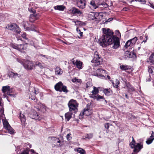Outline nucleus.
I'll return each mask as SVG.
<instances>
[{"label":"nucleus","mask_w":154,"mask_h":154,"mask_svg":"<svg viewBox=\"0 0 154 154\" xmlns=\"http://www.w3.org/2000/svg\"><path fill=\"white\" fill-rule=\"evenodd\" d=\"M6 28L18 33L20 32L19 28L16 23L9 24L8 25V26Z\"/></svg>","instance_id":"6"},{"label":"nucleus","mask_w":154,"mask_h":154,"mask_svg":"<svg viewBox=\"0 0 154 154\" xmlns=\"http://www.w3.org/2000/svg\"><path fill=\"white\" fill-rule=\"evenodd\" d=\"M115 83H114L113 82H112V83L113 85V87L115 88H116L117 89V90L118 91H119L120 90V89L119 88V85L120 84V82L119 80L118 79H116V81L115 82Z\"/></svg>","instance_id":"25"},{"label":"nucleus","mask_w":154,"mask_h":154,"mask_svg":"<svg viewBox=\"0 0 154 154\" xmlns=\"http://www.w3.org/2000/svg\"><path fill=\"white\" fill-rule=\"evenodd\" d=\"M133 45L132 44L130 40L128 41L125 43V47L126 48H128L129 47V48L130 49L133 47Z\"/></svg>","instance_id":"27"},{"label":"nucleus","mask_w":154,"mask_h":154,"mask_svg":"<svg viewBox=\"0 0 154 154\" xmlns=\"http://www.w3.org/2000/svg\"><path fill=\"white\" fill-rule=\"evenodd\" d=\"M6 130L8 131V133L11 134H12L15 133V130L11 126H9L8 128Z\"/></svg>","instance_id":"38"},{"label":"nucleus","mask_w":154,"mask_h":154,"mask_svg":"<svg viewBox=\"0 0 154 154\" xmlns=\"http://www.w3.org/2000/svg\"><path fill=\"white\" fill-rule=\"evenodd\" d=\"M30 151L31 152V154H34L35 153V152L34 149H30L29 150V151Z\"/></svg>","instance_id":"59"},{"label":"nucleus","mask_w":154,"mask_h":154,"mask_svg":"<svg viewBox=\"0 0 154 154\" xmlns=\"http://www.w3.org/2000/svg\"><path fill=\"white\" fill-rule=\"evenodd\" d=\"M54 8L55 10L63 11L64 10L65 7L63 5H57L54 6Z\"/></svg>","instance_id":"32"},{"label":"nucleus","mask_w":154,"mask_h":154,"mask_svg":"<svg viewBox=\"0 0 154 154\" xmlns=\"http://www.w3.org/2000/svg\"><path fill=\"white\" fill-rule=\"evenodd\" d=\"M102 91L105 95L107 96H110L113 93L112 91L110 88H103Z\"/></svg>","instance_id":"19"},{"label":"nucleus","mask_w":154,"mask_h":154,"mask_svg":"<svg viewBox=\"0 0 154 154\" xmlns=\"http://www.w3.org/2000/svg\"><path fill=\"white\" fill-rule=\"evenodd\" d=\"M73 112H68L65 113V117L66 121H69L70 119L72 118V115Z\"/></svg>","instance_id":"22"},{"label":"nucleus","mask_w":154,"mask_h":154,"mask_svg":"<svg viewBox=\"0 0 154 154\" xmlns=\"http://www.w3.org/2000/svg\"><path fill=\"white\" fill-rule=\"evenodd\" d=\"M72 21L75 23V25L77 26H82L83 24V23L79 20L74 21L72 20Z\"/></svg>","instance_id":"34"},{"label":"nucleus","mask_w":154,"mask_h":154,"mask_svg":"<svg viewBox=\"0 0 154 154\" xmlns=\"http://www.w3.org/2000/svg\"><path fill=\"white\" fill-rule=\"evenodd\" d=\"M52 138H54V140L55 141H56V140L57 141V146H59L60 147L62 146V145L61 143V141H60V140H59V138H57L54 137H53Z\"/></svg>","instance_id":"37"},{"label":"nucleus","mask_w":154,"mask_h":154,"mask_svg":"<svg viewBox=\"0 0 154 154\" xmlns=\"http://www.w3.org/2000/svg\"><path fill=\"white\" fill-rule=\"evenodd\" d=\"M72 63L73 65L76 66L77 68L79 69H82L83 68V63L80 61L78 60H73Z\"/></svg>","instance_id":"12"},{"label":"nucleus","mask_w":154,"mask_h":154,"mask_svg":"<svg viewBox=\"0 0 154 154\" xmlns=\"http://www.w3.org/2000/svg\"><path fill=\"white\" fill-rule=\"evenodd\" d=\"M131 67L126 65H121L119 66L120 69L122 70L126 71L131 69Z\"/></svg>","instance_id":"24"},{"label":"nucleus","mask_w":154,"mask_h":154,"mask_svg":"<svg viewBox=\"0 0 154 154\" xmlns=\"http://www.w3.org/2000/svg\"><path fill=\"white\" fill-rule=\"evenodd\" d=\"M20 119L22 123H24L26 121V118L24 114H22L21 112L20 115Z\"/></svg>","instance_id":"30"},{"label":"nucleus","mask_w":154,"mask_h":154,"mask_svg":"<svg viewBox=\"0 0 154 154\" xmlns=\"http://www.w3.org/2000/svg\"><path fill=\"white\" fill-rule=\"evenodd\" d=\"M29 7L28 8L29 11L33 13H34L35 12V10L34 8H33V4L32 3H30L29 4Z\"/></svg>","instance_id":"31"},{"label":"nucleus","mask_w":154,"mask_h":154,"mask_svg":"<svg viewBox=\"0 0 154 154\" xmlns=\"http://www.w3.org/2000/svg\"><path fill=\"white\" fill-rule=\"evenodd\" d=\"M115 32H116V35L118 36H121V34L120 33V32H119V30H116L115 31Z\"/></svg>","instance_id":"50"},{"label":"nucleus","mask_w":154,"mask_h":154,"mask_svg":"<svg viewBox=\"0 0 154 154\" xmlns=\"http://www.w3.org/2000/svg\"><path fill=\"white\" fill-rule=\"evenodd\" d=\"M35 89V88L34 87L32 86H30L29 87V90L30 92H33Z\"/></svg>","instance_id":"44"},{"label":"nucleus","mask_w":154,"mask_h":154,"mask_svg":"<svg viewBox=\"0 0 154 154\" xmlns=\"http://www.w3.org/2000/svg\"><path fill=\"white\" fill-rule=\"evenodd\" d=\"M88 17L90 20L99 21L102 19V16L100 14L98 13L91 12L88 14Z\"/></svg>","instance_id":"5"},{"label":"nucleus","mask_w":154,"mask_h":154,"mask_svg":"<svg viewBox=\"0 0 154 154\" xmlns=\"http://www.w3.org/2000/svg\"><path fill=\"white\" fill-rule=\"evenodd\" d=\"M99 92L98 89L95 87L94 86L93 87V90L91 91L92 93L94 95H97L99 93Z\"/></svg>","instance_id":"36"},{"label":"nucleus","mask_w":154,"mask_h":154,"mask_svg":"<svg viewBox=\"0 0 154 154\" xmlns=\"http://www.w3.org/2000/svg\"><path fill=\"white\" fill-rule=\"evenodd\" d=\"M34 57H45V55L42 54H37V55L36 56H34Z\"/></svg>","instance_id":"48"},{"label":"nucleus","mask_w":154,"mask_h":154,"mask_svg":"<svg viewBox=\"0 0 154 154\" xmlns=\"http://www.w3.org/2000/svg\"><path fill=\"white\" fill-rule=\"evenodd\" d=\"M145 38H146V40H143L142 42V43L143 42H146V40L148 39V36H145Z\"/></svg>","instance_id":"60"},{"label":"nucleus","mask_w":154,"mask_h":154,"mask_svg":"<svg viewBox=\"0 0 154 154\" xmlns=\"http://www.w3.org/2000/svg\"><path fill=\"white\" fill-rule=\"evenodd\" d=\"M77 6L80 9L84 8L86 5L85 0H77Z\"/></svg>","instance_id":"9"},{"label":"nucleus","mask_w":154,"mask_h":154,"mask_svg":"<svg viewBox=\"0 0 154 154\" xmlns=\"http://www.w3.org/2000/svg\"><path fill=\"white\" fill-rule=\"evenodd\" d=\"M23 27L26 30L34 31L35 30V26L34 25H32L30 26L27 22H23Z\"/></svg>","instance_id":"8"},{"label":"nucleus","mask_w":154,"mask_h":154,"mask_svg":"<svg viewBox=\"0 0 154 154\" xmlns=\"http://www.w3.org/2000/svg\"><path fill=\"white\" fill-rule=\"evenodd\" d=\"M90 97L91 98H93L94 100L96 99L97 101L100 100V99H105L103 96L99 94L95 95L93 94L90 95Z\"/></svg>","instance_id":"14"},{"label":"nucleus","mask_w":154,"mask_h":154,"mask_svg":"<svg viewBox=\"0 0 154 154\" xmlns=\"http://www.w3.org/2000/svg\"><path fill=\"white\" fill-rule=\"evenodd\" d=\"M56 74L59 75H61L63 73L62 69L59 67H56L55 69Z\"/></svg>","instance_id":"26"},{"label":"nucleus","mask_w":154,"mask_h":154,"mask_svg":"<svg viewBox=\"0 0 154 154\" xmlns=\"http://www.w3.org/2000/svg\"><path fill=\"white\" fill-rule=\"evenodd\" d=\"M3 105H2L1 106V108H0V112L1 113V114L2 115L3 114H4V108H3Z\"/></svg>","instance_id":"45"},{"label":"nucleus","mask_w":154,"mask_h":154,"mask_svg":"<svg viewBox=\"0 0 154 154\" xmlns=\"http://www.w3.org/2000/svg\"><path fill=\"white\" fill-rule=\"evenodd\" d=\"M93 137V134L92 133L86 134L83 136V138L85 139L87 138L88 139H91Z\"/></svg>","instance_id":"28"},{"label":"nucleus","mask_w":154,"mask_h":154,"mask_svg":"<svg viewBox=\"0 0 154 154\" xmlns=\"http://www.w3.org/2000/svg\"><path fill=\"white\" fill-rule=\"evenodd\" d=\"M7 76L10 78L16 79L17 76L18 77H20V75L17 73H14L12 71H10L8 74Z\"/></svg>","instance_id":"16"},{"label":"nucleus","mask_w":154,"mask_h":154,"mask_svg":"<svg viewBox=\"0 0 154 154\" xmlns=\"http://www.w3.org/2000/svg\"><path fill=\"white\" fill-rule=\"evenodd\" d=\"M125 54V58H135L136 57L135 54L133 52H130L129 51H126Z\"/></svg>","instance_id":"17"},{"label":"nucleus","mask_w":154,"mask_h":154,"mask_svg":"<svg viewBox=\"0 0 154 154\" xmlns=\"http://www.w3.org/2000/svg\"><path fill=\"white\" fill-rule=\"evenodd\" d=\"M72 82H79V79H77L76 78H75L73 79H72Z\"/></svg>","instance_id":"57"},{"label":"nucleus","mask_w":154,"mask_h":154,"mask_svg":"<svg viewBox=\"0 0 154 154\" xmlns=\"http://www.w3.org/2000/svg\"><path fill=\"white\" fill-rule=\"evenodd\" d=\"M21 37L24 39H27V38L26 37V35L25 33H23V34L22 35Z\"/></svg>","instance_id":"46"},{"label":"nucleus","mask_w":154,"mask_h":154,"mask_svg":"<svg viewBox=\"0 0 154 154\" xmlns=\"http://www.w3.org/2000/svg\"><path fill=\"white\" fill-rule=\"evenodd\" d=\"M14 91V89L13 88H9V90L7 92V93H8V92H9L10 94L12 93H13V91Z\"/></svg>","instance_id":"52"},{"label":"nucleus","mask_w":154,"mask_h":154,"mask_svg":"<svg viewBox=\"0 0 154 154\" xmlns=\"http://www.w3.org/2000/svg\"><path fill=\"white\" fill-rule=\"evenodd\" d=\"M78 33L81 36H82L83 32H81V31H80V32H79Z\"/></svg>","instance_id":"63"},{"label":"nucleus","mask_w":154,"mask_h":154,"mask_svg":"<svg viewBox=\"0 0 154 154\" xmlns=\"http://www.w3.org/2000/svg\"><path fill=\"white\" fill-rule=\"evenodd\" d=\"M63 84L61 82H59L54 86V89L57 91L60 92L61 88Z\"/></svg>","instance_id":"20"},{"label":"nucleus","mask_w":154,"mask_h":154,"mask_svg":"<svg viewBox=\"0 0 154 154\" xmlns=\"http://www.w3.org/2000/svg\"><path fill=\"white\" fill-rule=\"evenodd\" d=\"M137 40V38L136 37H135L134 38L132 39H130L131 42L132 44L133 45L135 44L136 41Z\"/></svg>","instance_id":"39"},{"label":"nucleus","mask_w":154,"mask_h":154,"mask_svg":"<svg viewBox=\"0 0 154 154\" xmlns=\"http://www.w3.org/2000/svg\"><path fill=\"white\" fill-rule=\"evenodd\" d=\"M103 35L98 40L99 44L103 47L113 44L112 47L114 49L118 48L120 45V41L119 38L112 37L113 32L109 29L103 28L102 29Z\"/></svg>","instance_id":"1"},{"label":"nucleus","mask_w":154,"mask_h":154,"mask_svg":"<svg viewBox=\"0 0 154 154\" xmlns=\"http://www.w3.org/2000/svg\"><path fill=\"white\" fill-rule=\"evenodd\" d=\"M17 61L22 65L24 68L27 70L35 69L34 62L22 58H17Z\"/></svg>","instance_id":"2"},{"label":"nucleus","mask_w":154,"mask_h":154,"mask_svg":"<svg viewBox=\"0 0 154 154\" xmlns=\"http://www.w3.org/2000/svg\"><path fill=\"white\" fill-rule=\"evenodd\" d=\"M30 117L31 118L37 121H39L42 119V117L35 112H33L31 113Z\"/></svg>","instance_id":"10"},{"label":"nucleus","mask_w":154,"mask_h":154,"mask_svg":"<svg viewBox=\"0 0 154 154\" xmlns=\"http://www.w3.org/2000/svg\"><path fill=\"white\" fill-rule=\"evenodd\" d=\"M149 60L150 62L152 64L154 65V58H149Z\"/></svg>","instance_id":"53"},{"label":"nucleus","mask_w":154,"mask_h":154,"mask_svg":"<svg viewBox=\"0 0 154 154\" xmlns=\"http://www.w3.org/2000/svg\"><path fill=\"white\" fill-rule=\"evenodd\" d=\"M79 104L76 100L73 99H71L68 102V106L69 111L76 113L78 111Z\"/></svg>","instance_id":"3"},{"label":"nucleus","mask_w":154,"mask_h":154,"mask_svg":"<svg viewBox=\"0 0 154 154\" xmlns=\"http://www.w3.org/2000/svg\"><path fill=\"white\" fill-rule=\"evenodd\" d=\"M132 143H133L134 144H135V145L136 144V142L135 140H134V137H132Z\"/></svg>","instance_id":"61"},{"label":"nucleus","mask_w":154,"mask_h":154,"mask_svg":"<svg viewBox=\"0 0 154 154\" xmlns=\"http://www.w3.org/2000/svg\"><path fill=\"white\" fill-rule=\"evenodd\" d=\"M26 144L28 146H29V148H31L32 147V145L31 144H30V143H26Z\"/></svg>","instance_id":"64"},{"label":"nucleus","mask_w":154,"mask_h":154,"mask_svg":"<svg viewBox=\"0 0 154 154\" xmlns=\"http://www.w3.org/2000/svg\"><path fill=\"white\" fill-rule=\"evenodd\" d=\"M104 126L106 128L108 129L109 127V123H106L105 124Z\"/></svg>","instance_id":"55"},{"label":"nucleus","mask_w":154,"mask_h":154,"mask_svg":"<svg viewBox=\"0 0 154 154\" xmlns=\"http://www.w3.org/2000/svg\"><path fill=\"white\" fill-rule=\"evenodd\" d=\"M10 88V87L8 85L3 86L2 89L3 92L4 93H6L7 94V92H8Z\"/></svg>","instance_id":"33"},{"label":"nucleus","mask_w":154,"mask_h":154,"mask_svg":"<svg viewBox=\"0 0 154 154\" xmlns=\"http://www.w3.org/2000/svg\"><path fill=\"white\" fill-rule=\"evenodd\" d=\"M77 151L80 153V154H81L82 153V152H85V150L82 149L81 148H78L77 149Z\"/></svg>","instance_id":"41"},{"label":"nucleus","mask_w":154,"mask_h":154,"mask_svg":"<svg viewBox=\"0 0 154 154\" xmlns=\"http://www.w3.org/2000/svg\"><path fill=\"white\" fill-rule=\"evenodd\" d=\"M97 75L98 77L100 78H103V77H104V75H100V74H97Z\"/></svg>","instance_id":"58"},{"label":"nucleus","mask_w":154,"mask_h":154,"mask_svg":"<svg viewBox=\"0 0 154 154\" xmlns=\"http://www.w3.org/2000/svg\"><path fill=\"white\" fill-rule=\"evenodd\" d=\"M92 85V84H91L90 82H87L86 85V87L87 88H88L89 87L91 86Z\"/></svg>","instance_id":"47"},{"label":"nucleus","mask_w":154,"mask_h":154,"mask_svg":"<svg viewBox=\"0 0 154 154\" xmlns=\"http://www.w3.org/2000/svg\"><path fill=\"white\" fill-rule=\"evenodd\" d=\"M91 62L94 63V65L95 66H97L102 63V58H93Z\"/></svg>","instance_id":"13"},{"label":"nucleus","mask_w":154,"mask_h":154,"mask_svg":"<svg viewBox=\"0 0 154 154\" xmlns=\"http://www.w3.org/2000/svg\"><path fill=\"white\" fill-rule=\"evenodd\" d=\"M39 17V15L38 14H37L34 13L32 14H31L29 17V21L31 22H33L35 20H37Z\"/></svg>","instance_id":"15"},{"label":"nucleus","mask_w":154,"mask_h":154,"mask_svg":"<svg viewBox=\"0 0 154 154\" xmlns=\"http://www.w3.org/2000/svg\"><path fill=\"white\" fill-rule=\"evenodd\" d=\"M63 92L66 94L69 92V90L67 89V87L64 85H63L61 88L60 92Z\"/></svg>","instance_id":"29"},{"label":"nucleus","mask_w":154,"mask_h":154,"mask_svg":"<svg viewBox=\"0 0 154 154\" xmlns=\"http://www.w3.org/2000/svg\"><path fill=\"white\" fill-rule=\"evenodd\" d=\"M3 125L4 127V128L6 129H7L9 126H10V125L9 124L8 122H3Z\"/></svg>","instance_id":"40"},{"label":"nucleus","mask_w":154,"mask_h":154,"mask_svg":"<svg viewBox=\"0 0 154 154\" xmlns=\"http://www.w3.org/2000/svg\"><path fill=\"white\" fill-rule=\"evenodd\" d=\"M154 140V132L153 131H152V133L150 136L147 139V140L146 141V143L147 144L149 145L152 143Z\"/></svg>","instance_id":"18"},{"label":"nucleus","mask_w":154,"mask_h":154,"mask_svg":"<svg viewBox=\"0 0 154 154\" xmlns=\"http://www.w3.org/2000/svg\"><path fill=\"white\" fill-rule=\"evenodd\" d=\"M33 93L35 94H37L38 93H39V91L38 89H37V90H36V89H35V90H34V91H33Z\"/></svg>","instance_id":"51"},{"label":"nucleus","mask_w":154,"mask_h":154,"mask_svg":"<svg viewBox=\"0 0 154 154\" xmlns=\"http://www.w3.org/2000/svg\"><path fill=\"white\" fill-rule=\"evenodd\" d=\"M149 58H154V52L151 54Z\"/></svg>","instance_id":"62"},{"label":"nucleus","mask_w":154,"mask_h":154,"mask_svg":"<svg viewBox=\"0 0 154 154\" xmlns=\"http://www.w3.org/2000/svg\"><path fill=\"white\" fill-rule=\"evenodd\" d=\"M90 8L93 10H94L98 7V5L96 3L95 1L94 0H92L90 3Z\"/></svg>","instance_id":"21"},{"label":"nucleus","mask_w":154,"mask_h":154,"mask_svg":"<svg viewBox=\"0 0 154 154\" xmlns=\"http://www.w3.org/2000/svg\"><path fill=\"white\" fill-rule=\"evenodd\" d=\"M90 111L91 110L90 109L85 108L84 109V111L82 113V114L83 115L88 116L91 115V112Z\"/></svg>","instance_id":"23"},{"label":"nucleus","mask_w":154,"mask_h":154,"mask_svg":"<svg viewBox=\"0 0 154 154\" xmlns=\"http://www.w3.org/2000/svg\"><path fill=\"white\" fill-rule=\"evenodd\" d=\"M29 98L32 100H35V95L29 96Z\"/></svg>","instance_id":"49"},{"label":"nucleus","mask_w":154,"mask_h":154,"mask_svg":"<svg viewBox=\"0 0 154 154\" xmlns=\"http://www.w3.org/2000/svg\"><path fill=\"white\" fill-rule=\"evenodd\" d=\"M34 66L35 69L36 66H38L41 69H42L43 68V67L42 66V63L38 61H36L35 62H34Z\"/></svg>","instance_id":"35"},{"label":"nucleus","mask_w":154,"mask_h":154,"mask_svg":"<svg viewBox=\"0 0 154 154\" xmlns=\"http://www.w3.org/2000/svg\"><path fill=\"white\" fill-rule=\"evenodd\" d=\"M70 12L75 15L80 16L82 14V12L76 8L72 7L69 10Z\"/></svg>","instance_id":"11"},{"label":"nucleus","mask_w":154,"mask_h":154,"mask_svg":"<svg viewBox=\"0 0 154 154\" xmlns=\"http://www.w3.org/2000/svg\"><path fill=\"white\" fill-rule=\"evenodd\" d=\"M71 134H68L66 135V138L68 141L72 139V137L71 136Z\"/></svg>","instance_id":"43"},{"label":"nucleus","mask_w":154,"mask_h":154,"mask_svg":"<svg viewBox=\"0 0 154 154\" xmlns=\"http://www.w3.org/2000/svg\"><path fill=\"white\" fill-rule=\"evenodd\" d=\"M138 143L136 144V145L133 143H130V145L131 148H134L133 151L134 152H138L142 149L143 148V140L142 139H140L138 140Z\"/></svg>","instance_id":"4"},{"label":"nucleus","mask_w":154,"mask_h":154,"mask_svg":"<svg viewBox=\"0 0 154 154\" xmlns=\"http://www.w3.org/2000/svg\"><path fill=\"white\" fill-rule=\"evenodd\" d=\"M149 5H148L152 8L154 9V4H153L152 3H151L150 2H149Z\"/></svg>","instance_id":"56"},{"label":"nucleus","mask_w":154,"mask_h":154,"mask_svg":"<svg viewBox=\"0 0 154 154\" xmlns=\"http://www.w3.org/2000/svg\"><path fill=\"white\" fill-rule=\"evenodd\" d=\"M7 94L10 96H12L13 97H15V94H12L11 93L10 94L9 92L7 93Z\"/></svg>","instance_id":"54"},{"label":"nucleus","mask_w":154,"mask_h":154,"mask_svg":"<svg viewBox=\"0 0 154 154\" xmlns=\"http://www.w3.org/2000/svg\"><path fill=\"white\" fill-rule=\"evenodd\" d=\"M12 47L15 49H17L19 51L21 52H24V50H25L27 48V45L25 44L24 45H13Z\"/></svg>","instance_id":"7"},{"label":"nucleus","mask_w":154,"mask_h":154,"mask_svg":"<svg viewBox=\"0 0 154 154\" xmlns=\"http://www.w3.org/2000/svg\"><path fill=\"white\" fill-rule=\"evenodd\" d=\"M148 72L149 73H152L153 72L152 67L151 66L148 67Z\"/></svg>","instance_id":"42"}]
</instances>
